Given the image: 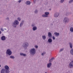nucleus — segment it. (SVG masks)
Instances as JSON below:
<instances>
[{
    "label": "nucleus",
    "mask_w": 73,
    "mask_h": 73,
    "mask_svg": "<svg viewBox=\"0 0 73 73\" xmlns=\"http://www.w3.org/2000/svg\"><path fill=\"white\" fill-rule=\"evenodd\" d=\"M5 68H3L1 70V73H9L10 72L9 70V67L8 66H5Z\"/></svg>",
    "instance_id": "1"
},
{
    "label": "nucleus",
    "mask_w": 73,
    "mask_h": 73,
    "mask_svg": "<svg viewBox=\"0 0 73 73\" xmlns=\"http://www.w3.org/2000/svg\"><path fill=\"white\" fill-rule=\"evenodd\" d=\"M19 21L17 20H15L14 21V22L13 23L12 26L13 27H14V28H16V26H17V25H19Z\"/></svg>",
    "instance_id": "2"
},
{
    "label": "nucleus",
    "mask_w": 73,
    "mask_h": 73,
    "mask_svg": "<svg viewBox=\"0 0 73 73\" xmlns=\"http://www.w3.org/2000/svg\"><path fill=\"white\" fill-rule=\"evenodd\" d=\"M68 44L69 45L70 48L71 49L70 51V54H71L72 55H73V48H73V44L72 42H70L68 43Z\"/></svg>",
    "instance_id": "3"
},
{
    "label": "nucleus",
    "mask_w": 73,
    "mask_h": 73,
    "mask_svg": "<svg viewBox=\"0 0 73 73\" xmlns=\"http://www.w3.org/2000/svg\"><path fill=\"white\" fill-rule=\"evenodd\" d=\"M36 49L35 48H32L30 50V53L32 56H34L36 54Z\"/></svg>",
    "instance_id": "4"
},
{
    "label": "nucleus",
    "mask_w": 73,
    "mask_h": 73,
    "mask_svg": "<svg viewBox=\"0 0 73 73\" xmlns=\"http://www.w3.org/2000/svg\"><path fill=\"white\" fill-rule=\"evenodd\" d=\"M6 53V54H7V55L11 56V55L12 54V51H11V49H8L7 50Z\"/></svg>",
    "instance_id": "5"
},
{
    "label": "nucleus",
    "mask_w": 73,
    "mask_h": 73,
    "mask_svg": "<svg viewBox=\"0 0 73 73\" xmlns=\"http://www.w3.org/2000/svg\"><path fill=\"white\" fill-rule=\"evenodd\" d=\"M28 43L27 42H24L23 44V46L25 49H27V47L28 46Z\"/></svg>",
    "instance_id": "6"
},
{
    "label": "nucleus",
    "mask_w": 73,
    "mask_h": 73,
    "mask_svg": "<svg viewBox=\"0 0 73 73\" xmlns=\"http://www.w3.org/2000/svg\"><path fill=\"white\" fill-rule=\"evenodd\" d=\"M49 15V12H45V15H42V17H48L49 16H48Z\"/></svg>",
    "instance_id": "7"
},
{
    "label": "nucleus",
    "mask_w": 73,
    "mask_h": 73,
    "mask_svg": "<svg viewBox=\"0 0 73 73\" xmlns=\"http://www.w3.org/2000/svg\"><path fill=\"white\" fill-rule=\"evenodd\" d=\"M63 21L65 23H69V20L68 18L67 17H65Z\"/></svg>",
    "instance_id": "8"
},
{
    "label": "nucleus",
    "mask_w": 73,
    "mask_h": 73,
    "mask_svg": "<svg viewBox=\"0 0 73 73\" xmlns=\"http://www.w3.org/2000/svg\"><path fill=\"white\" fill-rule=\"evenodd\" d=\"M73 64L71 62L70 63L69 65V67L70 68L72 69V68H73Z\"/></svg>",
    "instance_id": "9"
},
{
    "label": "nucleus",
    "mask_w": 73,
    "mask_h": 73,
    "mask_svg": "<svg viewBox=\"0 0 73 73\" xmlns=\"http://www.w3.org/2000/svg\"><path fill=\"white\" fill-rule=\"evenodd\" d=\"M52 66V63H48L47 65V67L48 68H50Z\"/></svg>",
    "instance_id": "10"
},
{
    "label": "nucleus",
    "mask_w": 73,
    "mask_h": 73,
    "mask_svg": "<svg viewBox=\"0 0 73 73\" xmlns=\"http://www.w3.org/2000/svg\"><path fill=\"white\" fill-rule=\"evenodd\" d=\"M6 38H5V36H2L1 37V40H2V41H5V40Z\"/></svg>",
    "instance_id": "11"
},
{
    "label": "nucleus",
    "mask_w": 73,
    "mask_h": 73,
    "mask_svg": "<svg viewBox=\"0 0 73 73\" xmlns=\"http://www.w3.org/2000/svg\"><path fill=\"white\" fill-rule=\"evenodd\" d=\"M54 16L55 17H57L59 16V14L58 13H56L54 14Z\"/></svg>",
    "instance_id": "12"
},
{
    "label": "nucleus",
    "mask_w": 73,
    "mask_h": 73,
    "mask_svg": "<svg viewBox=\"0 0 73 73\" xmlns=\"http://www.w3.org/2000/svg\"><path fill=\"white\" fill-rule=\"evenodd\" d=\"M48 36L50 38H52V33L50 32H49L48 34Z\"/></svg>",
    "instance_id": "13"
},
{
    "label": "nucleus",
    "mask_w": 73,
    "mask_h": 73,
    "mask_svg": "<svg viewBox=\"0 0 73 73\" xmlns=\"http://www.w3.org/2000/svg\"><path fill=\"white\" fill-rule=\"evenodd\" d=\"M20 55L22 56H24V57H26L27 56V54H24L23 53H20Z\"/></svg>",
    "instance_id": "14"
},
{
    "label": "nucleus",
    "mask_w": 73,
    "mask_h": 73,
    "mask_svg": "<svg viewBox=\"0 0 73 73\" xmlns=\"http://www.w3.org/2000/svg\"><path fill=\"white\" fill-rule=\"evenodd\" d=\"M54 35H55L56 37H58L60 35V33L56 32L54 33Z\"/></svg>",
    "instance_id": "15"
},
{
    "label": "nucleus",
    "mask_w": 73,
    "mask_h": 73,
    "mask_svg": "<svg viewBox=\"0 0 73 73\" xmlns=\"http://www.w3.org/2000/svg\"><path fill=\"white\" fill-rule=\"evenodd\" d=\"M24 21H21V23L20 24V27H21L23 25V24H24Z\"/></svg>",
    "instance_id": "16"
},
{
    "label": "nucleus",
    "mask_w": 73,
    "mask_h": 73,
    "mask_svg": "<svg viewBox=\"0 0 73 73\" xmlns=\"http://www.w3.org/2000/svg\"><path fill=\"white\" fill-rule=\"evenodd\" d=\"M48 42L49 43H51L52 42V39L51 38H49L48 40Z\"/></svg>",
    "instance_id": "17"
},
{
    "label": "nucleus",
    "mask_w": 73,
    "mask_h": 73,
    "mask_svg": "<svg viewBox=\"0 0 73 73\" xmlns=\"http://www.w3.org/2000/svg\"><path fill=\"white\" fill-rule=\"evenodd\" d=\"M33 30L34 31H36V30H37V27L36 26L33 27Z\"/></svg>",
    "instance_id": "18"
},
{
    "label": "nucleus",
    "mask_w": 73,
    "mask_h": 73,
    "mask_svg": "<svg viewBox=\"0 0 73 73\" xmlns=\"http://www.w3.org/2000/svg\"><path fill=\"white\" fill-rule=\"evenodd\" d=\"M26 4L27 5H30L31 4V2L29 1H27L26 2Z\"/></svg>",
    "instance_id": "19"
},
{
    "label": "nucleus",
    "mask_w": 73,
    "mask_h": 73,
    "mask_svg": "<svg viewBox=\"0 0 73 73\" xmlns=\"http://www.w3.org/2000/svg\"><path fill=\"white\" fill-rule=\"evenodd\" d=\"M42 37L43 40H44L46 39V36L45 35H43Z\"/></svg>",
    "instance_id": "20"
},
{
    "label": "nucleus",
    "mask_w": 73,
    "mask_h": 73,
    "mask_svg": "<svg viewBox=\"0 0 73 73\" xmlns=\"http://www.w3.org/2000/svg\"><path fill=\"white\" fill-rule=\"evenodd\" d=\"M10 58H11L12 59H14L15 58L14 56H13L11 55L10 56Z\"/></svg>",
    "instance_id": "21"
},
{
    "label": "nucleus",
    "mask_w": 73,
    "mask_h": 73,
    "mask_svg": "<svg viewBox=\"0 0 73 73\" xmlns=\"http://www.w3.org/2000/svg\"><path fill=\"white\" fill-rule=\"evenodd\" d=\"M70 30L71 32H73V27H71L70 28Z\"/></svg>",
    "instance_id": "22"
},
{
    "label": "nucleus",
    "mask_w": 73,
    "mask_h": 73,
    "mask_svg": "<svg viewBox=\"0 0 73 73\" xmlns=\"http://www.w3.org/2000/svg\"><path fill=\"white\" fill-rule=\"evenodd\" d=\"M54 59V58H52L51 59L49 60V62H52V60Z\"/></svg>",
    "instance_id": "23"
},
{
    "label": "nucleus",
    "mask_w": 73,
    "mask_h": 73,
    "mask_svg": "<svg viewBox=\"0 0 73 73\" xmlns=\"http://www.w3.org/2000/svg\"><path fill=\"white\" fill-rule=\"evenodd\" d=\"M64 1H65V0H60V2L61 3H63L64 2Z\"/></svg>",
    "instance_id": "24"
},
{
    "label": "nucleus",
    "mask_w": 73,
    "mask_h": 73,
    "mask_svg": "<svg viewBox=\"0 0 73 73\" xmlns=\"http://www.w3.org/2000/svg\"><path fill=\"white\" fill-rule=\"evenodd\" d=\"M63 50H64V48H62L60 50L59 52H62V51H63Z\"/></svg>",
    "instance_id": "25"
},
{
    "label": "nucleus",
    "mask_w": 73,
    "mask_h": 73,
    "mask_svg": "<svg viewBox=\"0 0 73 73\" xmlns=\"http://www.w3.org/2000/svg\"><path fill=\"white\" fill-rule=\"evenodd\" d=\"M72 2H73V0H70V1L69 2V3H72Z\"/></svg>",
    "instance_id": "26"
},
{
    "label": "nucleus",
    "mask_w": 73,
    "mask_h": 73,
    "mask_svg": "<svg viewBox=\"0 0 73 73\" xmlns=\"http://www.w3.org/2000/svg\"><path fill=\"white\" fill-rule=\"evenodd\" d=\"M35 13H37V12H38V11L36 9L35 10Z\"/></svg>",
    "instance_id": "27"
},
{
    "label": "nucleus",
    "mask_w": 73,
    "mask_h": 73,
    "mask_svg": "<svg viewBox=\"0 0 73 73\" xmlns=\"http://www.w3.org/2000/svg\"><path fill=\"white\" fill-rule=\"evenodd\" d=\"M35 23L33 24L32 25V27H35Z\"/></svg>",
    "instance_id": "28"
},
{
    "label": "nucleus",
    "mask_w": 73,
    "mask_h": 73,
    "mask_svg": "<svg viewBox=\"0 0 73 73\" xmlns=\"http://www.w3.org/2000/svg\"><path fill=\"white\" fill-rule=\"evenodd\" d=\"M70 14V13H67L66 14V16H68V15H69Z\"/></svg>",
    "instance_id": "29"
},
{
    "label": "nucleus",
    "mask_w": 73,
    "mask_h": 73,
    "mask_svg": "<svg viewBox=\"0 0 73 73\" xmlns=\"http://www.w3.org/2000/svg\"><path fill=\"white\" fill-rule=\"evenodd\" d=\"M17 19H18V20H19V21H21V19H20V18L18 17L17 18Z\"/></svg>",
    "instance_id": "30"
},
{
    "label": "nucleus",
    "mask_w": 73,
    "mask_h": 73,
    "mask_svg": "<svg viewBox=\"0 0 73 73\" xmlns=\"http://www.w3.org/2000/svg\"><path fill=\"white\" fill-rule=\"evenodd\" d=\"M21 1H23V0H19L18 1V2L19 3H21Z\"/></svg>",
    "instance_id": "31"
},
{
    "label": "nucleus",
    "mask_w": 73,
    "mask_h": 73,
    "mask_svg": "<svg viewBox=\"0 0 73 73\" xmlns=\"http://www.w3.org/2000/svg\"><path fill=\"white\" fill-rule=\"evenodd\" d=\"M52 39L54 40H55V37L53 36H52Z\"/></svg>",
    "instance_id": "32"
},
{
    "label": "nucleus",
    "mask_w": 73,
    "mask_h": 73,
    "mask_svg": "<svg viewBox=\"0 0 73 73\" xmlns=\"http://www.w3.org/2000/svg\"><path fill=\"white\" fill-rule=\"evenodd\" d=\"M9 17H7L6 18V19L7 20H9Z\"/></svg>",
    "instance_id": "33"
},
{
    "label": "nucleus",
    "mask_w": 73,
    "mask_h": 73,
    "mask_svg": "<svg viewBox=\"0 0 73 73\" xmlns=\"http://www.w3.org/2000/svg\"><path fill=\"white\" fill-rule=\"evenodd\" d=\"M1 31H2V32H4V29H1Z\"/></svg>",
    "instance_id": "34"
},
{
    "label": "nucleus",
    "mask_w": 73,
    "mask_h": 73,
    "mask_svg": "<svg viewBox=\"0 0 73 73\" xmlns=\"http://www.w3.org/2000/svg\"><path fill=\"white\" fill-rule=\"evenodd\" d=\"M35 47L36 48H38V46H35Z\"/></svg>",
    "instance_id": "35"
},
{
    "label": "nucleus",
    "mask_w": 73,
    "mask_h": 73,
    "mask_svg": "<svg viewBox=\"0 0 73 73\" xmlns=\"http://www.w3.org/2000/svg\"><path fill=\"white\" fill-rule=\"evenodd\" d=\"M42 56H44V53H42L41 54Z\"/></svg>",
    "instance_id": "36"
},
{
    "label": "nucleus",
    "mask_w": 73,
    "mask_h": 73,
    "mask_svg": "<svg viewBox=\"0 0 73 73\" xmlns=\"http://www.w3.org/2000/svg\"><path fill=\"white\" fill-rule=\"evenodd\" d=\"M36 3V0H34V3Z\"/></svg>",
    "instance_id": "37"
},
{
    "label": "nucleus",
    "mask_w": 73,
    "mask_h": 73,
    "mask_svg": "<svg viewBox=\"0 0 73 73\" xmlns=\"http://www.w3.org/2000/svg\"><path fill=\"white\" fill-rule=\"evenodd\" d=\"M71 62L72 64H73V60Z\"/></svg>",
    "instance_id": "38"
},
{
    "label": "nucleus",
    "mask_w": 73,
    "mask_h": 73,
    "mask_svg": "<svg viewBox=\"0 0 73 73\" xmlns=\"http://www.w3.org/2000/svg\"><path fill=\"white\" fill-rule=\"evenodd\" d=\"M1 33V31H0V35Z\"/></svg>",
    "instance_id": "39"
},
{
    "label": "nucleus",
    "mask_w": 73,
    "mask_h": 73,
    "mask_svg": "<svg viewBox=\"0 0 73 73\" xmlns=\"http://www.w3.org/2000/svg\"><path fill=\"white\" fill-rule=\"evenodd\" d=\"M5 29V30H6V29Z\"/></svg>",
    "instance_id": "40"
},
{
    "label": "nucleus",
    "mask_w": 73,
    "mask_h": 73,
    "mask_svg": "<svg viewBox=\"0 0 73 73\" xmlns=\"http://www.w3.org/2000/svg\"><path fill=\"white\" fill-rule=\"evenodd\" d=\"M45 73H47V72H45Z\"/></svg>",
    "instance_id": "41"
},
{
    "label": "nucleus",
    "mask_w": 73,
    "mask_h": 73,
    "mask_svg": "<svg viewBox=\"0 0 73 73\" xmlns=\"http://www.w3.org/2000/svg\"><path fill=\"white\" fill-rule=\"evenodd\" d=\"M52 25H53V24H52Z\"/></svg>",
    "instance_id": "42"
}]
</instances>
